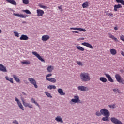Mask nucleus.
I'll list each match as a JSON object with an SVG mask.
<instances>
[{
  "instance_id": "nucleus-1",
  "label": "nucleus",
  "mask_w": 124,
  "mask_h": 124,
  "mask_svg": "<svg viewBox=\"0 0 124 124\" xmlns=\"http://www.w3.org/2000/svg\"><path fill=\"white\" fill-rule=\"evenodd\" d=\"M79 77L82 82H89L91 81V76L89 73H81L79 75Z\"/></svg>"
},
{
  "instance_id": "nucleus-2",
  "label": "nucleus",
  "mask_w": 124,
  "mask_h": 124,
  "mask_svg": "<svg viewBox=\"0 0 124 124\" xmlns=\"http://www.w3.org/2000/svg\"><path fill=\"white\" fill-rule=\"evenodd\" d=\"M115 79L118 83H121L123 85H124V79L122 78V77L119 74H116L115 75Z\"/></svg>"
},
{
  "instance_id": "nucleus-3",
  "label": "nucleus",
  "mask_w": 124,
  "mask_h": 124,
  "mask_svg": "<svg viewBox=\"0 0 124 124\" xmlns=\"http://www.w3.org/2000/svg\"><path fill=\"white\" fill-rule=\"evenodd\" d=\"M100 112L103 116H110V112H109V110H107L106 108L101 109Z\"/></svg>"
},
{
  "instance_id": "nucleus-4",
  "label": "nucleus",
  "mask_w": 124,
  "mask_h": 124,
  "mask_svg": "<svg viewBox=\"0 0 124 124\" xmlns=\"http://www.w3.org/2000/svg\"><path fill=\"white\" fill-rule=\"evenodd\" d=\"M32 54L34 55V56H35V57H37L38 60L41 61V62H42L45 63V60H44V59L42 58V57H41V56H40V55L38 53H37V52L35 51H33L32 52Z\"/></svg>"
},
{
  "instance_id": "nucleus-5",
  "label": "nucleus",
  "mask_w": 124,
  "mask_h": 124,
  "mask_svg": "<svg viewBox=\"0 0 124 124\" xmlns=\"http://www.w3.org/2000/svg\"><path fill=\"white\" fill-rule=\"evenodd\" d=\"M21 100L22 101V103H23L24 106H25V107H29V108H32V105L25 102V99H24V98L23 97H21Z\"/></svg>"
},
{
  "instance_id": "nucleus-6",
  "label": "nucleus",
  "mask_w": 124,
  "mask_h": 124,
  "mask_svg": "<svg viewBox=\"0 0 124 124\" xmlns=\"http://www.w3.org/2000/svg\"><path fill=\"white\" fill-rule=\"evenodd\" d=\"M28 81L30 82L31 84H32V85H33L35 89H37L38 86H37V84H36V81H35V79H34V78H29Z\"/></svg>"
},
{
  "instance_id": "nucleus-7",
  "label": "nucleus",
  "mask_w": 124,
  "mask_h": 124,
  "mask_svg": "<svg viewBox=\"0 0 124 124\" xmlns=\"http://www.w3.org/2000/svg\"><path fill=\"white\" fill-rule=\"evenodd\" d=\"M110 120L113 123V124H123V123L121 122V121H120L119 119H118L117 118H116L115 117H111L110 118Z\"/></svg>"
},
{
  "instance_id": "nucleus-8",
  "label": "nucleus",
  "mask_w": 124,
  "mask_h": 124,
  "mask_svg": "<svg viewBox=\"0 0 124 124\" xmlns=\"http://www.w3.org/2000/svg\"><path fill=\"white\" fill-rule=\"evenodd\" d=\"M78 91H81V92H87L89 91V88L84 86H79L78 87Z\"/></svg>"
},
{
  "instance_id": "nucleus-9",
  "label": "nucleus",
  "mask_w": 124,
  "mask_h": 124,
  "mask_svg": "<svg viewBox=\"0 0 124 124\" xmlns=\"http://www.w3.org/2000/svg\"><path fill=\"white\" fill-rule=\"evenodd\" d=\"M15 101H16L17 103V105H18V107L22 111H24V107L23 106V105H22V103H21V102H20V100H19V99L17 97L15 98Z\"/></svg>"
},
{
  "instance_id": "nucleus-10",
  "label": "nucleus",
  "mask_w": 124,
  "mask_h": 124,
  "mask_svg": "<svg viewBox=\"0 0 124 124\" xmlns=\"http://www.w3.org/2000/svg\"><path fill=\"white\" fill-rule=\"evenodd\" d=\"M14 16H16V17H19V18H27V17H29V16L27 15H23V14H16L14 13L13 14Z\"/></svg>"
},
{
  "instance_id": "nucleus-11",
  "label": "nucleus",
  "mask_w": 124,
  "mask_h": 124,
  "mask_svg": "<svg viewBox=\"0 0 124 124\" xmlns=\"http://www.w3.org/2000/svg\"><path fill=\"white\" fill-rule=\"evenodd\" d=\"M74 98L75 99H72L71 101L70 102V103L71 104V102H74V103H78V102L80 101L78 96H75Z\"/></svg>"
},
{
  "instance_id": "nucleus-12",
  "label": "nucleus",
  "mask_w": 124,
  "mask_h": 124,
  "mask_svg": "<svg viewBox=\"0 0 124 124\" xmlns=\"http://www.w3.org/2000/svg\"><path fill=\"white\" fill-rule=\"evenodd\" d=\"M49 39H50V36L49 35H44L41 38V40L43 42L48 41Z\"/></svg>"
},
{
  "instance_id": "nucleus-13",
  "label": "nucleus",
  "mask_w": 124,
  "mask_h": 124,
  "mask_svg": "<svg viewBox=\"0 0 124 124\" xmlns=\"http://www.w3.org/2000/svg\"><path fill=\"white\" fill-rule=\"evenodd\" d=\"M70 30H74L76 31H83V32H86L87 30L86 29L80 28H76V27H71L70 28Z\"/></svg>"
},
{
  "instance_id": "nucleus-14",
  "label": "nucleus",
  "mask_w": 124,
  "mask_h": 124,
  "mask_svg": "<svg viewBox=\"0 0 124 124\" xmlns=\"http://www.w3.org/2000/svg\"><path fill=\"white\" fill-rule=\"evenodd\" d=\"M37 16L38 17H41L43 16V14H44V11L41 10V9H37Z\"/></svg>"
},
{
  "instance_id": "nucleus-15",
  "label": "nucleus",
  "mask_w": 124,
  "mask_h": 124,
  "mask_svg": "<svg viewBox=\"0 0 124 124\" xmlns=\"http://www.w3.org/2000/svg\"><path fill=\"white\" fill-rule=\"evenodd\" d=\"M108 36L109 37V38H111L112 39V40H114V41H116V42H119V40L118 39L114 36L111 33H108Z\"/></svg>"
},
{
  "instance_id": "nucleus-16",
  "label": "nucleus",
  "mask_w": 124,
  "mask_h": 124,
  "mask_svg": "<svg viewBox=\"0 0 124 124\" xmlns=\"http://www.w3.org/2000/svg\"><path fill=\"white\" fill-rule=\"evenodd\" d=\"M81 45H83V46H86V47H87L88 48H90V49H93V48L92 45L87 42L82 43Z\"/></svg>"
},
{
  "instance_id": "nucleus-17",
  "label": "nucleus",
  "mask_w": 124,
  "mask_h": 124,
  "mask_svg": "<svg viewBox=\"0 0 124 124\" xmlns=\"http://www.w3.org/2000/svg\"><path fill=\"white\" fill-rule=\"evenodd\" d=\"M0 71H2V72H7L6 67L4 66L2 64H0Z\"/></svg>"
},
{
  "instance_id": "nucleus-18",
  "label": "nucleus",
  "mask_w": 124,
  "mask_h": 124,
  "mask_svg": "<svg viewBox=\"0 0 124 124\" xmlns=\"http://www.w3.org/2000/svg\"><path fill=\"white\" fill-rule=\"evenodd\" d=\"M105 75L106 77L108 79V80L109 81V82H111V83H113L114 82V80L112 78V77H111V76L108 74L105 73Z\"/></svg>"
},
{
  "instance_id": "nucleus-19",
  "label": "nucleus",
  "mask_w": 124,
  "mask_h": 124,
  "mask_svg": "<svg viewBox=\"0 0 124 124\" xmlns=\"http://www.w3.org/2000/svg\"><path fill=\"white\" fill-rule=\"evenodd\" d=\"M19 39L20 40H29V37L26 35L22 34Z\"/></svg>"
},
{
  "instance_id": "nucleus-20",
  "label": "nucleus",
  "mask_w": 124,
  "mask_h": 124,
  "mask_svg": "<svg viewBox=\"0 0 124 124\" xmlns=\"http://www.w3.org/2000/svg\"><path fill=\"white\" fill-rule=\"evenodd\" d=\"M55 120L56 122H59V123H63V121H62V118L60 116H58L56 117Z\"/></svg>"
},
{
  "instance_id": "nucleus-21",
  "label": "nucleus",
  "mask_w": 124,
  "mask_h": 124,
  "mask_svg": "<svg viewBox=\"0 0 124 124\" xmlns=\"http://www.w3.org/2000/svg\"><path fill=\"white\" fill-rule=\"evenodd\" d=\"M122 5L118 4V5H115L114 6V11H118V8H122Z\"/></svg>"
},
{
  "instance_id": "nucleus-22",
  "label": "nucleus",
  "mask_w": 124,
  "mask_h": 124,
  "mask_svg": "<svg viewBox=\"0 0 124 124\" xmlns=\"http://www.w3.org/2000/svg\"><path fill=\"white\" fill-rule=\"evenodd\" d=\"M58 92L60 95H65V93L63 92L62 89L59 88L58 89Z\"/></svg>"
},
{
  "instance_id": "nucleus-23",
  "label": "nucleus",
  "mask_w": 124,
  "mask_h": 124,
  "mask_svg": "<svg viewBox=\"0 0 124 124\" xmlns=\"http://www.w3.org/2000/svg\"><path fill=\"white\" fill-rule=\"evenodd\" d=\"M47 70L48 72L51 73L54 70V66H48L47 68Z\"/></svg>"
},
{
  "instance_id": "nucleus-24",
  "label": "nucleus",
  "mask_w": 124,
  "mask_h": 124,
  "mask_svg": "<svg viewBox=\"0 0 124 124\" xmlns=\"http://www.w3.org/2000/svg\"><path fill=\"white\" fill-rule=\"evenodd\" d=\"M13 77L14 80H15L17 83H20V78H18L16 75H13Z\"/></svg>"
},
{
  "instance_id": "nucleus-25",
  "label": "nucleus",
  "mask_w": 124,
  "mask_h": 124,
  "mask_svg": "<svg viewBox=\"0 0 124 124\" xmlns=\"http://www.w3.org/2000/svg\"><path fill=\"white\" fill-rule=\"evenodd\" d=\"M105 117H103L102 118V121H106L107 122H109V117H110V115H104Z\"/></svg>"
},
{
  "instance_id": "nucleus-26",
  "label": "nucleus",
  "mask_w": 124,
  "mask_h": 124,
  "mask_svg": "<svg viewBox=\"0 0 124 124\" xmlns=\"http://www.w3.org/2000/svg\"><path fill=\"white\" fill-rule=\"evenodd\" d=\"M110 54H111L113 56H115L117 55V50L114 48L111 49L110 50Z\"/></svg>"
},
{
  "instance_id": "nucleus-27",
  "label": "nucleus",
  "mask_w": 124,
  "mask_h": 124,
  "mask_svg": "<svg viewBox=\"0 0 124 124\" xmlns=\"http://www.w3.org/2000/svg\"><path fill=\"white\" fill-rule=\"evenodd\" d=\"M83 8H88L89 7V2L86 1L82 5Z\"/></svg>"
},
{
  "instance_id": "nucleus-28",
  "label": "nucleus",
  "mask_w": 124,
  "mask_h": 124,
  "mask_svg": "<svg viewBox=\"0 0 124 124\" xmlns=\"http://www.w3.org/2000/svg\"><path fill=\"white\" fill-rule=\"evenodd\" d=\"M5 79L6 80H7V81H9V82H10V83H11L12 84H13V78H9L8 77L6 76L5 77Z\"/></svg>"
},
{
  "instance_id": "nucleus-29",
  "label": "nucleus",
  "mask_w": 124,
  "mask_h": 124,
  "mask_svg": "<svg viewBox=\"0 0 124 124\" xmlns=\"http://www.w3.org/2000/svg\"><path fill=\"white\" fill-rule=\"evenodd\" d=\"M76 48L77 49V50H79V51H85V48H84V47L80 46H76Z\"/></svg>"
},
{
  "instance_id": "nucleus-30",
  "label": "nucleus",
  "mask_w": 124,
  "mask_h": 124,
  "mask_svg": "<svg viewBox=\"0 0 124 124\" xmlns=\"http://www.w3.org/2000/svg\"><path fill=\"white\" fill-rule=\"evenodd\" d=\"M99 79L103 83H106L107 82V79L104 77H100Z\"/></svg>"
},
{
  "instance_id": "nucleus-31",
  "label": "nucleus",
  "mask_w": 124,
  "mask_h": 124,
  "mask_svg": "<svg viewBox=\"0 0 124 124\" xmlns=\"http://www.w3.org/2000/svg\"><path fill=\"white\" fill-rule=\"evenodd\" d=\"M47 81L51 82V83H56L57 82V80L55 78H47Z\"/></svg>"
},
{
  "instance_id": "nucleus-32",
  "label": "nucleus",
  "mask_w": 124,
  "mask_h": 124,
  "mask_svg": "<svg viewBox=\"0 0 124 124\" xmlns=\"http://www.w3.org/2000/svg\"><path fill=\"white\" fill-rule=\"evenodd\" d=\"M113 91L115 93H122L119 88H114L113 89Z\"/></svg>"
},
{
  "instance_id": "nucleus-33",
  "label": "nucleus",
  "mask_w": 124,
  "mask_h": 124,
  "mask_svg": "<svg viewBox=\"0 0 124 124\" xmlns=\"http://www.w3.org/2000/svg\"><path fill=\"white\" fill-rule=\"evenodd\" d=\"M31 102H32V103H34V104H35V105H36L37 106L39 107V106H40L38 104V103H37V102L36 101H35V100L33 98H31Z\"/></svg>"
},
{
  "instance_id": "nucleus-34",
  "label": "nucleus",
  "mask_w": 124,
  "mask_h": 124,
  "mask_svg": "<svg viewBox=\"0 0 124 124\" xmlns=\"http://www.w3.org/2000/svg\"><path fill=\"white\" fill-rule=\"evenodd\" d=\"M38 6L40 7V8H43V9H47L48 8L47 6L42 5V4H39Z\"/></svg>"
},
{
  "instance_id": "nucleus-35",
  "label": "nucleus",
  "mask_w": 124,
  "mask_h": 124,
  "mask_svg": "<svg viewBox=\"0 0 124 124\" xmlns=\"http://www.w3.org/2000/svg\"><path fill=\"white\" fill-rule=\"evenodd\" d=\"M47 89L52 90V89H56V86L55 85H49L47 86Z\"/></svg>"
},
{
  "instance_id": "nucleus-36",
  "label": "nucleus",
  "mask_w": 124,
  "mask_h": 124,
  "mask_svg": "<svg viewBox=\"0 0 124 124\" xmlns=\"http://www.w3.org/2000/svg\"><path fill=\"white\" fill-rule=\"evenodd\" d=\"M45 94L47 95V97H50V98H52V96L51 95V94L49 93V92H45Z\"/></svg>"
},
{
  "instance_id": "nucleus-37",
  "label": "nucleus",
  "mask_w": 124,
  "mask_h": 124,
  "mask_svg": "<svg viewBox=\"0 0 124 124\" xmlns=\"http://www.w3.org/2000/svg\"><path fill=\"white\" fill-rule=\"evenodd\" d=\"M22 64H31V62L30 61H23L21 62Z\"/></svg>"
},
{
  "instance_id": "nucleus-38",
  "label": "nucleus",
  "mask_w": 124,
  "mask_h": 124,
  "mask_svg": "<svg viewBox=\"0 0 124 124\" xmlns=\"http://www.w3.org/2000/svg\"><path fill=\"white\" fill-rule=\"evenodd\" d=\"M23 12H25L27 14H31V13L29 10H22Z\"/></svg>"
},
{
  "instance_id": "nucleus-39",
  "label": "nucleus",
  "mask_w": 124,
  "mask_h": 124,
  "mask_svg": "<svg viewBox=\"0 0 124 124\" xmlns=\"http://www.w3.org/2000/svg\"><path fill=\"white\" fill-rule=\"evenodd\" d=\"M96 116H97V117H100V116H101V115H102L101 114V113L99 111H96V113H95Z\"/></svg>"
},
{
  "instance_id": "nucleus-40",
  "label": "nucleus",
  "mask_w": 124,
  "mask_h": 124,
  "mask_svg": "<svg viewBox=\"0 0 124 124\" xmlns=\"http://www.w3.org/2000/svg\"><path fill=\"white\" fill-rule=\"evenodd\" d=\"M22 1L24 4H29V0H22Z\"/></svg>"
},
{
  "instance_id": "nucleus-41",
  "label": "nucleus",
  "mask_w": 124,
  "mask_h": 124,
  "mask_svg": "<svg viewBox=\"0 0 124 124\" xmlns=\"http://www.w3.org/2000/svg\"><path fill=\"white\" fill-rule=\"evenodd\" d=\"M14 33L15 34V36H16V37H19V33L17 31H14Z\"/></svg>"
},
{
  "instance_id": "nucleus-42",
  "label": "nucleus",
  "mask_w": 124,
  "mask_h": 124,
  "mask_svg": "<svg viewBox=\"0 0 124 124\" xmlns=\"http://www.w3.org/2000/svg\"><path fill=\"white\" fill-rule=\"evenodd\" d=\"M77 64L80 65V66H83V63L80 61L77 62Z\"/></svg>"
},
{
  "instance_id": "nucleus-43",
  "label": "nucleus",
  "mask_w": 124,
  "mask_h": 124,
  "mask_svg": "<svg viewBox=\"0 0 124 124\" xmlns=\"http://www.w3.org/2000/svg\"><path fill=\"white\" fill-rule=\"evenodd\" d=\"M51 76H52V74L50 73V74H47L46 77V80H47V79H49V78H48L51 77Z\"/></svg>"
},
{
  "instance_id": "nucleus-44",
  "label": "nucleus",
  "mask_w": 124,
  "mask_h": 124,
  "mask_svg": "<svg viewBox=\"0 0 124 124\" xmlns=\"http://www.w3.org/2000/svg\"><path fill=\"white\" fill-rule=\"evenodd\" d=\"M120 39H121V40H122V41H123V42H124V35H122L120 36Z\"/></svg>"
},
{
  "instance_id": "nucleus-45",
  "label": "nucleus",
  "mask_w": 124,
  "mask_h": 124,
  "mask_svg": "<svg viewBox=\"0 0 124 124\" xmlns=\"http://www.w3.org/2000/svg\"><path fill=\"white\" fill-rule=\"evenodd\" d=\"M108 16H109V17H114V14H113L112 12H110V13H109Z\"/></svg>"
},
{
  "instance_id": "nucleus-46",
  "label": "nucleus",
  "mask_w": 124,
  "mask_h": 124,
  "mask_svg": "<svg viewBox=\"0 0 124 124\" xmlns=\"http://www.w3.org/2000/svg\"><path fill=\"white\" fill-rule=\"evenodd\" d=\"M117 3H121L123 2V0H115Z\"/></svg>"
},
{
  "instance_id": "nucleus-47",
  "label": "nucleus",
  "mask_w": 124,
  "mask_h": 124,
  "mask_svg": "<svg viewBox=\"0 0 124 124\" xmlns=\"http://www.w3.org/2000/svg\"><path fill=\"white\" fill-rule=\"evenodd\" d=\"M115 106H116V105L113 104V105H109V107H110V108H115Z\"/></svg>"
},
{
  "instance_id": "nucleus-48",
  "label": "nucleus",
  "mask_w": 124,
  "mask_h": 124,
  "mask_svg": "<svg viewBox=\"0 0 124 124\" xmlns=\"http://www.w3.org/2000/svg\"><path fill=\"white\" fill-rule=\"evenodd\" d=\"M13 123L15 124H19V123H18V121H17V120H14L13 122Z\"/></svg>"
},
{
  "instance_id": "nucleus-49",
  "label": "nucleus",
  "mask_w": 124,
  "mask_h": 124,
  "mask_svg": "<svg viewBox=\"0 0 124 124\" xmlns=\"http://www.w3.org/2000/svg\"><path fill=\"white\" fill-rule=\"evenodd\" d=\"M72 32L73 33H79V31H72Z\"/></svg>"
},
{
  "instance_id": "nucleus-50",
  "label": "nucleus",
  "mask_w": 124,
  "mask_h": 124,
  "mask_svg": "<svg viewBox=\"0 0 124 124\" xmlns=\"http://www.w3.org/2000/svg\"><path fill=\"white\" fill-rule=\"evenodd\" d=\"M85 39V38H79L78 39V41H80V40H84Z\"/></svg>"
},
{
  "instance_id": "nucleus-51",
  "label": "nucleus",
  "mask_w": 124,
  "mask_h": 124,
  "mask_svg": "<svg viewBox=\"0 0 124 124\" xmlns=\"http://www.w3.org/2000/svg\"><path fill=\"white\" fill-rule=\"evenodd\" d=\"M114 30H115V31H118V27H114Z\"/></svg>"
},
{
  "instance_id": "nucleus-52",
  "label": "nucleus",
  "mask_w": 124,
  "mask_h": 124,
  "mask_svg": "<svg viewBox=\"0 0 124 124\" xmlns=\"http://www.w3.org/2000/svg\"><path fill=\"white\" fill-rule=\"evenodd\" d=\"M109 12L107 11V12H106V15L107 16H109Z\"/></svg>"
},
{
  "instance_id": "nucleus-53",
  "label": "nucleus",
  "mask_w": 124,
  "mask_h": 124,
  "mask_svg": "<svg viewBox=\"0 0 124 124\" xmlns=\"http://www.w3.org/2000/svg\"><path fill=\"white\" fill-rule=\"evenodd\" d=\"M121 55H122V56H124V51H122V52H121Z\"/></svg>"
},
{
  "instance_id": "nucleus-54",
  "label": "nucleus",
  "mask_w": 124,
  "mask_h": 124,
  "mask_svg": "<svg viewBox=\"0 0 124 124\" xmlns=\"http://www.w3.org/2000/svg\"><path fill=\"white\" fill-rule=\"evenodd\" d=\"M22 94H23V95H27V94H26V93L25 92H22Z\"/></svg>"
},
{
  "instance_id": "nucleus-55",
  "label": "nucleus",
  "mask_w": 124,
  "mask_h": 124,
  "mask_svg": "<svg viewBox=\"0 0 124 124\" xmlns=\"http://www.w3.org/2000/svg\"><path fill=\"white\" fill-rule=\"evenodd\" d=\"M121 4H123V5H124V1L122 0V2L121 3Z\"/></svg>"
},
{
  "instance_id": "nucleus-56",
  "label": "nucleus",
  "mask_w": 124,
  "mask_h": 124,
  "mask_svg": "<svg viewBox=\"0 0 124 124\" xmlns=\"http://www.w3.org/2000/svg\"><path fill=\"white\" fill-rule=\"evenodd\" d=\"M58 7L59 9H62V6H58Z\"/></svg>"
},
{
  "instance_id": "nucleus-57",
  "label": "nucleus",
  "mask_w": 124,
  "mask_h": 124,
  "mask_svg": "<svg viewBox=\"0 0 124 124\" xmlns=\"http://www.w3.org/2000/svg\"><path fill=\"white\" fill-rule=\"evenodd\" d=\"M1 32H2V31H1V29H0V33H1Z\"/></svg>"
}]
</instances>
